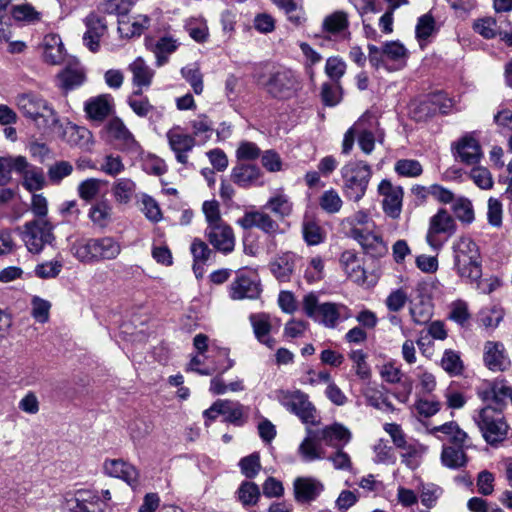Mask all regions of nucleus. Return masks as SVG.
Returning <instances> with one entry per match:
<instances>
[{
	"instance_id": "c85d7f7f",
	"label": "nucleus",
	"mask_w": 512,
	"mask_h": 512,
	"mask_svg": "<svg viewBox=\"0 0 512 512\" xmlns=\"http://www.w3.org/2000/svg\"><path fill=\"white\" fill-rule=\"evenodd\" d=\"M261 177V170L256 165L240 163L233 167L231 180L240 187H250Z\"/></svg>"
},
{
	"instance_id": "72a5a7b5",
	"label": "nucleus",
	"mask_w": 512,
	"mask_h": 512,
	"mask_svg": "<svg viewBox=\"0 0 512 512\" xmlns=\"http://www.w3.org/2000/svg\"><path fill=\"white\" fill-rule=\"evenodd\" d=\"M129 70L133 74V83L136 86H150L154 72L141 57H138L129 65Z\"/></svg>"
},
{
	"instance_id": "5701e85b",
	"label": "nucleus",
	"mask_w": 512,
	"mask_h": 512,
	"mask_svg": "<svg viewBox=\"0 0 512 512\" xmlns=\"http://www.w3.org/2000/svg\"><path fill=\"white\" fill-rule=\"evenodd\" d=\"M323 488L322 483L316 479L298 477L294 481V496L298 502H310L320 495Z\"/></svg>"
},
{
	"instance_id": "052dcab7",
	"label": "nucleus",
	"mask_w": 512,
	"mask_h": 512,
	"mask_svg": "<svg viewBox=\"0 0 512 512\" xmlns=\"http://www.w3.org/2000/svg\"><path fill=\"white\" fill-rule=\"evenodd\" d=\"M435 31V20L430 13L418 18L415 28L416 37L419 40H426Z\"/></svg>"
},
{
	"instance_id": "e2e57ef3",
	"label": "nucleus",
	"mask_w": 512,
	"mask_h": 512,
	"mask_svg": "<svg viewBox=\"0 0 512 512\" xmlns=\"http://www.w3.org/2000/svg\"><path fill=\"white\" fill-rule=\"evenodd\" d=\"M50 308V302L37 296L33 297L31 314L37 322L45 323L49 320Z\"/></svg>"
},
{
	"instance_id": "c9c22d12",
	"label": "nucleus",
	"mask_w": 512,
	"mask_h": 512,
	"mask_svg": "<svg viewBox=\"0 0 512 512\" xmlns=\"http://www.w3.org/2000/svg\"><path fill=\"white\" fill-rule=\"evenodd\" d=\"M25 163L24 156H7L0 157V185H7L11 181V172L17 173L18 170L23 168Z\"/></svg>"
},
{
	"instance_id": "412c9836",
	"label": "nucleus",
	"mask_w": 512,
	"mask_h": 512,
	"mask_svg": "<svg viewBox=\"0 0 512 512\" xmlns=\"http://www.w3.org/2000/svg\"><path fill=\"white\" fill-rule=\"evenodd\" d=\"M243 229L258 228L267 234H276L279 231L278 223L272 217L264 212H247L238 220Z\"/></svg>"
},
{
	"instance_id": "ddd939ff",
	"label": "nucleus",
	"mask_w": 512,
	"mask_h": 512,
	"mask_svg": "<svg viewBox=\"0 0 512 512\" xmlns=\"http://www.w3.org/2000/svg\"><path fill=\"white\" fill-rule=\"evenodd\" d=\"M378 193L383 197L384 213L392 219H398L402 211L403 189L394 186L389 180L383 179L378 185Z\"/></svg>"
},
{
	"instance_id": "473e14b6",
	"label": "nucleus",
	"mask_w": 512,
	"mask_h": 512,
	"mask_svg": "<svg viewBox=\"0 0 512 512\" xmlns=\"http://www.w3.org/2000/svg\"><path fill=\"white\" fill-rule=\"evenodd\" d=\"M278 8L284 11L289 21L300 25L305 20L302 0H271Z\"/></svg>"
},
{
	"instance_id": "680f3d73",
	"label": "nucleus",
	"mask_w": 512,
	"mask_h": 512,
	"mask_svg": "<svg viewBox=\"0 0 512 512\" xmlns=\"http://www.w3.org/2000/svg\"><path fill=\"white\" fill-rule=\"evenodd\" d=\"M371 116L368 113L363 114L358 121L350 127L344 134L342 142V153L349 154L353 148L355 136L357 131L361 128L362 124L366 122Z\"/></svg>"
},
{
	"instance_id": "ea45409f",
	"label": "nucleus",
	"mask_w": 512,
	"mask_h": 512,
	"mask_svg": "<svg viewBox=\"0 0 512 512\" xmlns=\"http://www.w3.org/2000/svg\"><path fill=\"white\" fill-rule=\"evenodd\" d=\"M322 26L326 32L340 33L349 26L348 14L344 11H335L324 18Z\"/></svg>"
},
{
	"instance_id": "7ed1b4c3",
	"label": "nucleus",
	"mask_w": 512,
	"mask_h": 512,
	"mask_svg": "<svg viewBox=\"0 0 512 512\" xmlns=\"http://www.w3.org/2000/svg\"><path fill=\"white\" fill-rule=\"evenodd\" d=\"M303 311L311 319L327 328H335L339 321L350 318V310L343 304L319 303L318 297L307 294L303 298Z\"/></svg>"
},
{
	"instance_id": "f8f14e48",
	"label": "nucleus",
	"mask_w": 512,
	"mask_h": 512,
	"mask_svg": "<svg viewBox=\"0 0 512 512\" xmlns=\"http://www.w3.org/2000/svg\"><path fill=\"white\" fill-rule=\"evenodd\" d=\"M350 236L360 244L365 254L373 258H381L388 252L382 237L367 228L352 227Z\"/></svg>"
},
{
	"instance_id": "9b49d317",
	"label": "nucleus",
	"mask_w": 512,
	"mask_h": 512,
	"mask_svg": "<svg viewBox=\"0 0 512 512\" xmlns=\"http://www.w3.org/2000/svg\"><path fill=\"white\" fill-rule=\"evenodd\" d=\"M65 507L70 512H104L107 504L96 491L81 489L66 498Z\"/></svg>"
},
{
	"instance_id": "20e7f679",
	"label": "nucleus",
	"mask_w": 512,
	"mask_h": 512,
	"mask_svg": "<svg viewBox=\"0 0 512 512\" xmlns=\"http://www.w3.org/2000/svg\"><path fill=\"white\" fill-rule=\"evenodd\" d=\"M343 193L347 199L360 201L372 176L371 167L364 161H350L341 168Z\"/></svg>"
},
{
	"instance_id": "de8ad7c7",
	"label": "nucleus",
	"mask_w": 512,
	"mask_h": 512,
	"mask_svg": "<svg viewBox=\"0 0 512 512\" xmlns=\"http://www.w3.org/2000/svg\"><path fill=\"white\" fill-rule=\"evenodd\" d=\"M183 78L191 85L196 94L203 92V75L196 64L188 65L181 69Z\"/></svg>"
},
{
	"instance_id": "603ef678",
	"label": "nucleus",
	"mask_w": 512,
	"mask_h": 512,
	"mask_svg": "<svg viewBox=\"0 0 512 512\" xmlns=\"http://www.w3.org/2000/svg\"><path fill=\"white\" fill-rule=\"evenodd\" d=\"M442 368L450 375H459L463 370V363L459 354L453 350H445L441 359Z\"/></svg>"
},
{
	"instance_id": "864d4df0",
	"label": "nucleus",
	"mask_w": 512,
	"mask_h": 512,
	"mask_svg": "<svg viewBox=\"0 0 512 512\" xmlns=\"http://www.w3.org/2000/svg\"><path fill=\"white\" fill-rule=\"evenodd\" d=\"M177 49L176 40L171 37L160 38L154 47V53L157 58L158 65H162L167 61V55L173 53Z\"/></svg>"
},
{
	"instance_id": "3c124183",
	"label": "nucleus",
	"mask_w": 512,
	"mask_h": 512,
	"mask_svg": "<svg viewBox=\"0 0 512 512\" xmlns=\"http://www.w3.org/2000/svg\"><path fill=\"white\" fill-rule=\"evenodd\" d=\"M60 86L65 90L80 86L85 79L84 73L77 69H65L58 75Z\"/></svg>"
},
{
	"instance_id": "f3484780",
	"label": "nucleus",
	"mask_w": 512,
	"mask_h": 512,
	"mask_svg": "<svg viewBox=\"0 0 512 512\" xmlns=\"http://www.w3.org/2000/svg\"><path fill=\"white\" fill-rule=\"evenodd\" d=\"M483 361L493 372H503L510 366V359L503 343L497 341H487L484 344Z\"/></svg>"
},
{
	"instance_id": "f03ea898",
	"label": "nucleus",
	"mask_w": 512,
	"mask_h": 512,
	"mask_svg": "<svg viewBox=\"0 0 512 512\" xmlns=\"http://www.w3.org/2000/svg\"><path fill=\"white\" fill-rule=\"evenodd\" d=\"M454 269L459 277L469 283H477L482 276L481 255L477 244L470 238L462 237L453 246Z\"/></svg>"
},
{
	"instance_id": "9d476101",
	"label": "nucleus",
	"mask_w": 512,
	"mask_h": 512,
	"mask_svg": "<svg viewBox=\"0 0 512 512\" xmlns=\"http://www.w3.org/2000/svg\"><path fill=\"white\" fill-rule=\"evenodd\" d=\"M265 87L273 98L288 99L301 89V81L291 69L280 68L270 74Z\"/></svg>"
},
{
	"instance_id": "37998d69",
	"label": "nucleus",
	"mask_w": 512,
	"mask_h": 512,
	"mask_svg": "<svg viewBox=\"0 0 512 512\" xmlns=\"http://www.w3.org/2000/svg\"><path fill=\"white\" fill-rule=\"evenodd\" d=\"M105 182L97 178H88L79 183L77 192L79 197L90 202L100 193L101 187Z\"/></svg>"
},
{
	"instance_id": "6e6552de",
	"label": "nucleus",
	"mask_w": 512,
	"mask_h": 512,
	"mask_svg": "<svg viewBox=\"0 0 512 512\" xmlns=\"http://www.w3.org/2000/svg\"><path fill=\"white\" fill-rule=\"evenodd\" d=\"M474 420L488 444L494 445L505 439L508 425L499 410L491 405L481 408Z\"/></svg>"
},
{
	"instance_id": "58836bf2",
	"label": "nucleus",
	"mask_w": 512,
	"mask_h": 512,
	"mask_svg": "<svg viewBox=\"0 0 512 512\" xmlns=\"http://www.w3.org/2000/svg\"><path fill=\"white\" fill-rule=\"evenodd\" d=\"M249 321L257 340H262L263 337L271 333L272 323L269 314L264 312L253 313L249 316Z\"/></svg>"
},
{
	"instance_id": "aec40b11",
	"label": "nucleus",
	"mask_w": 512,
	"mask_h": 512,
	"mask_svg": "<svg viewBox=\"0 0 512 512\" xmlns=\"http://www.w3.org/2000/svg\"><path fill=\"white\" fill-rule=\"evenodd\" d=\"M299 257L290 251L277 255L269 264L273 276L280 282H289Z\"/></svg>"
},
{
	"instance_id": "4be33fe9",
	"label": "nucleus",
	"mask_w": 512,
	"mask_h": 512,
	"mask_svg": "<svg viewBox=\"0 0 512 512\" xmlns=\"http://www.w3.org/2000/svg\"><path fill=\"white\" fill-rule=\"evenodd\" d=\"M223 421L237 427L243 426L249 416V407L238 401L220 399Z\"/></svg>"
},
{
	"instance_id": "09e8293b",
	"label": "nucleus",
	"mask_w": 512,
	"mask_h": 512,
	"mask_svg": "<svg viewBox=\"0 0 512 512\" xmlns=\"http://www.w3.org/2000/svg\"><path fill=\"white\" fill-rule=\"evenodd\" d=\"M238 499L244 506L255 505L259 499L260 491L253 482L245 481L238 488Z\"/></svg>"
},
{
	"instance_id": "774afa93",
	"label": "nucleus",
	"mask_w": 512,
	"mask_h": 512,
	"mask_svg": "<svg viewBox=\"0 0 512 512\" xmlns=\"http://www.w3.org/2000/svg\"><path fill=\"white\" fill-rule=\"evenodd\" d=\"M346 64L337 57H330L326 61L325 71L326 74L334 81L339 82L340 78L344 75Z\"/></svg>"
},
{
	"instance_id": "f704fd0d",
	"label": "nucleus",
	"mask_w": 512,
	"mask_h": 512,
	"mask_svg": "<svg viewBox=\"0 0 512 512\" xmlns=\"http://www.w3.org/2000/svg\"><path fill=\"white\" fill-rule=\"evenodd\" d=\"M136 190V184L128 178L117 179L112 185V195L119 204L129 203Z\"/></svg>"
},
{
	"instance_id": "bb28decb",
	"label": "nucleus",
	"mask_w": 512,
	"mask_h": 512,
	"mask_svg": "<svg viewBox=\"0 0 512 512\" xmlns=\"http://www.w3.org/2000/svg\"><path fill=\"white\" fill-rule=\"evenodd\" d=\"M43 58L44 61L58 65L62 63L65 57V49L62 40L57 34H48L43 38Z\"/></svg>"
},
{
	"instance_id": "a211bd4d",
	"label": "nucleus",
	"mask_w": 512,
	"mask_h": 512,
	"mask_svg": "<svg viewBox=\"0 0 512 512\" xmlns=\"http://www.w3.org/2000/svg\"><path fill=\"white\" fill-rule=\"evenodd\" d=\"M453 148L459 160L466 165H475L480 162L483 157L481 145L472 134H466L461 137Z\"/></svg>"
},
{
	"instance_id": "1a4fd4ad",
	"label": "nucleus",
	"mask_w": 512,
	"mask_h": 512,
	"mask_svg": "<svg viewBox=\"0 0 512 512\" xmlns=\"http://www.w3.org/2000/svg\"><path fill=\"white\" fill-rule=\"evenodd\" d=\"M352 439L351 431L341 423H333L322 429L307 428V435L299 448H314L324 442L327 445L346 446Z\"/></svg>"
},
{
	"instance_id": "2f4dec72",
	"label": "nucleus",
	"mask_w": 512,
	"mask_h": 512,
	"mask_svg": "<svg viewBox=\"0 0 512 512\" xmlns=\"http://www.w3.org/2000/svg\"><path fill=\"white\" fill-rule=\"evenodd\" d=\"M89 219L100 228H105L112 218V206L107 199H101L94 203L89 209Z\"/></svg>"
},
{
	"instance_id": "a18cd8bd",
	"label": "nucleus",
	"mask_w": 512,
	"mask_h": 512,
	"mask_svg": "<svg viewBox=\"0 0 512 512\" xmlns=\"http://www.w3.org/2000/svg\"><path fill=\"white\" fill-rule=\"evenodd\" d=\"M133 6L132 0H105L100 3L98 10L105 14L125 16Z\"/></svg>"
},
{
	"instance_id": "49530a36",
	"label": "nucleus",
	"mask_w": 512,
	"mask_h": 512,
	"mask_svg": "<svg viewBox=\"0 0 512 512\" xmlns=\"http://www.w3.org/2000/svg\"><path fill=\"white\" fill-rule=\"evenodd\" d=\"M190 250L194 259V272H196V269L199 267V263H206L213 255V250L208 247L207 243L199 238L193 240Z\"/></svg>"
},
{
	"instance_id": "4468645a",
	"label": "nucleus",
	"mask_w": 512,
	"mask_h": 512,
	"mask_svg": "<svg viewBox=\"0 0 512 512\" xmlns=\"http://www.w3.org/2000/svg\"><path fill=\"white\" fill-rule=\"evenodd\" d=\"M455 231L456 223L454 218L446 209H439L438 212L430 218L429 228L426 235L427 243L434 249H438L441 246V243L437 239V235L447 234L450 236L454 234Z\"/></svg>"
},
{
	"instance_id": "39448f33",
	"label": "nucleus",
	"mask_w": 512,
	"mask_h": 512,
	"mask_svg": "<svg viewBox=\"0 0 512 512\" xmlns=\"http://www.w3.org/2000/svg\"><path fill=\"white\" fill-rule=\"evenodd\" d=\"M17 106L25 117L32 119L45 130L59 122L54 109L38 94L25 93L18 96Z\"/></svg>"
},
{
	"instance_id": "2eb2a0df",
	"label": "nucleus",
	"mask_w": 512,
	"mask_h": 512,
	"mask_svg": "<svg viewBox=\"0 0 512 512\" xmlns=\"http://www.w3.org/2000/svg\"><path fill=\"white\" fill-rule=\"evenodd\" d=\"M205 236L216 251L225 255L231 253L235 248L234 231L226 222L207 226Z\"/></svg>"
},
{
	"instance_id": "7c9ffc66",
	"label": "nucleus",
	"mask_w": 512,
	"mask_h": 512,
	"mask_svg": "<svg viewBox=\"0 0 512 512\" xmlns=\"http://www.w3.org/2000/svg\"><path fill=\"white\" fill-rule=\"evenodd\" d=\"M17 173L23 179V186L30 192L41 190L45 185V176L42 168L30 164L25 158V163Z\"/></svg>"
},
{
	"instance_id": "6e6d98bb",
	"label": "nucleus",
	"mask_w": 512,
	"mask_h": 512,
	"mask_svg": "<svg viewBox=\"0 0 512 512\" xmlns=\"http://www.w3.org/2000/svg\"><path fill=\"white\" fill-rule=\"evenodd\" d=\"M453 211L458 220L470 224L474 220L472 203L467 198H458L453 204Z\"/></svg>"
},
{
	"instance_id": "bf43d9fd",
	"label": "nucleus",
	"mask_w": 512,
	"mask_h": 512,
	"mask_svg": "<svg viewBox=\"0 0 512 512\" xmlns=\"http://www.w3.org/2000/svg\"><path fill=\"white\" fill-rule=\"evenodd\" d=\"M395 171L405 177H417L422 174L423 169L419 161L414 159H401L395 164Z\"/></svg>"
},
{
	"instance_id": "6ab92c4d",
	"label": "nucleus",
	"mask_w": 512,
	"mask_h": 512,
	"mask_svg": "<svg viewBox=\"0 0 512 512\" xmlns=\"http://www.w3.org/2000/svg\"><path fill=\"white\" fill-rule=\"evenodd\" d=\"M431 433L437 435L439 439L453 444L455 448H469L471 445L468 434L455 421L435 426L432 428Z\"/></svg>"
},
{
	"instance_id": "0eeeda50",
	"label": "nucleus",
	"mask_w": 512,
	"mask_h": 512,
	"mask_svg": "<svg viewBox=\"0 0 512 512\" xmlns=\"http://www.w3.org/2000/svg\"><path fill=\"white\" fill-rule=\"evenodd\" d=\"M54 228L48 219L27 221L22 227L21 238L28 251L39 254L46 245H52L55 241Z\"/></svg>"
},
{
	"instance_id": "338daca9",
	"label": "nucleus",
	"mask_w": 512,
	"mask_h": 512,
	"mask_svg": "<svg viewBox=\"0 0 512 512\" xmlns=\"http://www.w3.org/2000/svg\"><path fill=\"white\" fill-rule=\"evenodd\" d=\"M11 14L17 21L34 23L39 20V13L29 4L14 6Z\"/></svg>"
},
{
	"instance_id": "69168bd1",
	"label": "nucleus",
	"mask_w": 512,
	"mask_h": 512,
	"mask_svg": "<svg viewBox=\"0 0 512 512\" xmlns=\"http://www.w3.org/2000/svg\"><path fill=\"white\" fill-rule=\"evenodd\" d=\"M470 178L481 189H491L493 187L492 175L485 167H474L470 172Z\"/></svg>"
},
{
	"instance_id": "f257e3e1",
	"label": "nucleus",
	"mask_w": 512,
	"mask_h": 512,
	"mask_svg": "<svg viewBox=\"0 0 512 512\" xmlns=\"http://www.w3.org/2000/svg\"><path fill=\"white\" fill-rule=\"evenodd\" d=\"M71 250L80 262L91 264L116 259L121 254L122 246L114 237L103 236L78 240Z\"/></svg>"
},
{
	"instance_id": "a878e982",
	"label": "nucleus",
	"mask_w": 512,
	"mask_h": 512,
	"mask_svg": "<svg viewBox=\"0 0 512 512\" xmlns=\"http://www.w3.org/2000/svg\"><path fill=\"white\" fill-rule=\"evenodd\" d=\"M113 110L112 97L109 94L99 95L85 103V112L94 121H103Z\"/></svg>"
},
{
	"instance_id": "a19ab883",
	"label": "nucleus",
	"mask_w": 512,
	"mask_h": 512,
	"mask_svg": "<svg viewBox=\"0 0 512 512\" xmlns=\"http://www.w3.org/2000/svg\"><path fill=\"white\" fill-rule=\"evenodd\" d=\"M265 207L271 210L280 218L288 217L293 210V204L289 197L283 193H277L271 197L266 203Z\"/></svg>"
},
{
	"instance_id": "e433bc0d",
	"label": "nucleus",
	"mask_w": 512,
	"mask_h": 512,
	"mask_svg": "<svg viewBox=\"0 0 512 512\" xmlns=\"http://www.w3.org/2000/svg\"><path fill=\"white\" fill-rule=\"evenodd\" d=\"M410 116L417 122H424L434 116L435 106H433L431 96L420 101H413L410 105Z\"/></svg>"
},
{
	"instance_id": "cd10ccee",
	"label": "nucleus",
	"mask_w": 512,
	"mask_h": 512,
	"mask_svg": "<svg viewBox=\"0 0 512 512\" xmlns=\"http://www.w3.org/2000/svg\"><path fill=\"white\" fill-rule=\"evenodd\" d=\"M104 470L106 474L123 479L130 485L137 481L138 472L135 467L121 459L107 460L104 464Z\"/></svg>"
},
{
	"instance_id": "8fccbe9b",
	"label": "nucleus",
	"mask_w": 512,
	"mask_h": 512,
	"mask_svg": "<svg viewBox=\"0 0 512 512\" xmlns=\"http://www.w3.org/2000/svg\"><path fill=\"white\" fill-rule=\"evenodd\" d=\"M468 458L465 450H442L441 462L450 469H459L466 465Z\"/></svg>"
},
{
	"instance_id": "79ce46f5",
	"label": "nucleus",
	"mask_w": 512,
	"mask_h": 512,
	"mask_svg": "<svg viewBox=\"0 0 512 512\" xmlns=\"http://www.w3.org/2000/svg\"><path fill=\"white\" fill-rule=\"evenodd\" d=\"M410 314L415 324H427L433 316V305L429 299H421L411 306Z\"/></svg>"
},
{
	"instance_id": "b1692460",
	"label": "nucleus",
	"mask_w": 512,
	"mask_h": 512,
	"mask_svg": "<svg viewBox=\"0 0 512 512\" xmlns=\"http://www.w3.org/2000/svg\"><path fill=\"white\" fill-rule=\"evenodd\" d=\"M260 292L259 284L244 275L238 276L230 284V297L233 300H242L245 298L256 299L259 297Z\"/></svg>"
},
{
	"instance_id": "c03bdc74",
	"label": "nucleus",
	"mask_w": 512,
	"mask_h": 512,
	"mask_svg": "<svg viewBox=\"0 0 512 512\" xmlns=\"http://www.w3.org/2000/svg\"><path fill=\"white\" fill-rule=\"evenodd\" d=\"M343 201L334 189L326 190L319 198L320 208L328 214H335L341 210Z\"/></svg>"
},
{
	"instance_id": "13d9d810",
	"label": "nucleus",
	"mask_w": 512,
	"mask_h": 512,
	"mask_svg": "<svg viewBox=\"0 0 512 512\" xmlns=\"http://www.w3.org/2000/svg\"><path fill=\"white\" fill-rule=\"evenodd\" d=\"M193 129V136L202 137V141H207L212 133V121L206 115H199L195 120L191 122Z\"/></svg>"
},
{
	"instance_id": "393cba45",
	"label": "nucleus",
	"mask_w": 512,
	"mask_h": 512,
	"mask_svg": "<svg viewBox=\"0 0 512 512\" xmlns=\"http://www.w3.org/2000/svg\"><path fill=\"white\" fill-rule=\"evenodd\" d=\"M107 132L115 142V145L120 149H133L137 144L132 133L119 118H113L109 121L107 124Z\"/></svg>"
},
{
	"instance_id": "4c0bfd02",
	"label": "nucleus",
	"mask_w": 512,
	"mask_h": 512,
	"mask_svg": "<svg viewBox=\"0 0 512 512\" xmlns=\"http://www.w3.org/2000/svg\"><path fill=\"white\" fill-rule=\"evenodd\" d=\"M74 167L71 162L59 160L51 164L47 169L49 182L53 185H59L66 177L73 173Z\"/></svg>"
},
{
	"instance_id": "423d86ee",
	"label": "nucleus",
	"mask_w": 512,
	"mask_h": 512,
	"mask_svg": "<svg viewBox=\"0 0 512 512\" xmlns=\"http://www.w3.org/2000/svg\"><path fill=\"white\" fill-rule=\"evenodd\" d=\"M276 399L288 411L298 416L307 425L317 426L320 424V417L316 407L309 401V396L299 389L284 390L276 392Z\"/></svg>"
},
{
	"instance_id": "4d7b16f0",
	"label": "nucleus",
	"mask_w": 512,
	"mask_h": 512,
	"mask_svg": "<svg viewBox=\"0 0 512 512\" xmlns=\"http://www.w3.org/2000/svg\"><path fill=\"white\" fill-rule=\"evenodd\" d=\"M342 96V88L339 82L323 83L321 88L322 101L327 106L337 105Z\"/></svg>"
},
{
	"instance_id": "c756f323",
	"label": "nucleus",
	"mask_w": 512,
	"mask_h": 512,
	"mask_svg": "<svg viewBox=\"0 0 512 512\" xmlns=\"http://www.w3.org/2000/svg\"><path fill=\"white\" fill-rule=\"evenodd\" d=\"M340 264L342 265L348 278L355 283H364L366 280V273L358 260L357 254L354 251L346 250L340 256Z\"/></svg>"
},
{
	"instance_id": "0e129e2a",
	"label": "nucleus",
	"mask_w": 512,
	"mask_h": 512,
	"mask_svg": "<svg viewBox=\"0 0 512 512\" xmlns=\"http://www.w3.org/2000/svg\"><path fill=\"white\" fill-rule=\"evenodd\" d=\"M202 211L205 215L207 226H213L224 222L221 218L220 205L216 200L204 201Z\"/></svg>"
},
{
	"instance_id": "5fc2aeb1",
	"label": "nucleus",
	"mask_w": 512,
	"mask_h": 512,
	"mask_svg": "<svg viewBox=\"0 0 512 512\" xmlns=\"http://www.w3.org/2000/svg\"><path fill=\"white\" fill-rule=\"evenodd\" d=\"M304 240L308 245H318L324 240L321 227L313 220H306L302 227Z\"/></svg>"
},
{
	"instance_id": "dca6fc26",
	"label": "nucleus",
	"mask_w": 512,
	"mask_h": 512,
	"mask_svg": "<svg viewBox=\"0 0 512 512\" xmlns=\"http://www.w3.org/2000/svg\"><path fill=\"white\" fill-rule=\"evenodd\" d=\"M168 144L175 153L179 163L186 165L188 163V152L196 145V139L193 135L187 134L180 126L171 128L166 134Z\"/></svg>"
}]
</instances>
